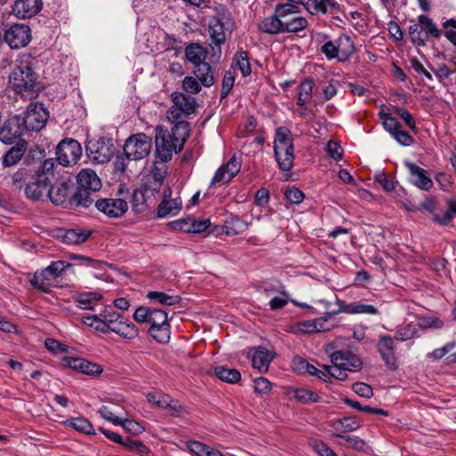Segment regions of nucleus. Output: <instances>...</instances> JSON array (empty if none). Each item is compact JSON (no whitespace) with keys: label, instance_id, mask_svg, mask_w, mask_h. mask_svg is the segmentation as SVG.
<instances>
[{"label":"nucleus","instance_id":"1","mask_svg":"<svg viewBox=\"0 0 456 456\" xmlns=\"http://www.w3.org/2000/svg\"><path fill=\"white\" fill-rule=\"evenodd\" d=\"M8 79L12 91L22 98H33L41 90L35 60L30 54H20L12 61Z\"/></svg>","mask_w":456,"mask_h":456},{"label":"nucleus","instance_id":"2","mask_svg":"<svg viewBox=\"0 0 456 456\" xmlns=\"http://www.w3.org/2000/svg\"><path fill=\"white\" fill-rule=\"evenodd\" d=\"M330 357L332 365H323V370L317 369L305 360H300V364L308 374L324 382H330L332 378L345 380L347 379V371L355 372L362 368L361 359L349 351L338 350L331 353Z\"/></svg>","mask_w":456,"mask_h":456},{"label":"nucleus","instance_id":"3","mask_svg":"<svg viewBox=\"0 0 456 456\" xmlns=\"http://www.w3.org/2000/svg\"><path fill=\"white\" fill-rule=\"evenodd\" d=\"M189 123L174 125L172 131L158 126L156 128L155 146L156 158L160 162H167L174 152L180 151L189 135Z\"/></svg>","mask_w":456,"mask_h":456},{"label":"nucleus","instance_id":"4","mask_svg":"<svg viewBox=\"0 0 456 456\" xmlns=\"http://www.w3.org/2000/svg\"><path fill=\"white\" fill-rule=\"evenodd\" d=\"M77 180V189L69 199V204L76 208H87L94 200L92 193L102 188L101 179L94 170L83 169L78 173Z\"/></svg>","mask_w":456,"mask_h":456},{"label":"nucleus","instance_id":"5","mask_svg":"<svg viewBox=\"0 0 456 456\" xmlns=\"http://www.w3.org/2000/svg\"><path fill=\"white\" fill-rule=\"evenodd\" d=\"M274 155L278 166L282 171H290L294 159V145L290 130L285 126H280L275 131Z\"/></svg>","mask_w":456,"mask_h":456},{"label":"nucleus","instance_id":"6","mask_svg":"<svg viewBox=\"0 0 456 456\" xmlns=\"http://www.w3.org/2000/svg\"><path fill=\"white\" fill-rule=\"evenodd\" d=\"M171 97L173 105L167 111V118L175 125L188 123L183 119L195 112L197 107L195 98L180 92L173 93Z\"/></svg>","mask_w":456,"mask_h":456},{"label":"nucleus","instance_id":"7","mask_svg":"<svg viewBox=\"0 0 456 456\" xmlns=\"http://www.w3.org/2000/svg\"><path fill=\"white\" fill-rule=\"evenodd\" d=\"M20 115L22 125L26 132L40 131L45 127L49 112L43 103L36 102H30L26 110Z\"/></svg>","mask_w":456,"mask_h":456},{"label":"nucleus","instance_id":"8","mask_svg":"<svg viewBox=\"0 0 456 456\" xmlns=\"http://www.w3.org/2000/svg\"><path fill=\"white\" fill-rule=\"evenodd\" d=\"M151 148V138L145 134H137L126 140L123 151L126 159L140 160L150 154Z\"/></svg>","mask_w":456,"mask_h":456},{"label":"nucleus","instance_id":"9","mask_svg":"<svg viewBox=\"0 0 456 456\" xmlns=\"http://www.w3.org/2000/svg\"><path fill=\"white\" fill-rule=\"evenodd\" d=\"M31 38V29L27 24L13 23L4 29V40L12 49L27 46Z\"/></svg>","mask_w":456,"mask_h":456},{"label":"nucleus","instance_id":"10","mask_svg":"<svg viewBox=\"0 0 456 456\" xmlns=\"http://www.w3.org/2000/svg\"><path fill=\"white\" fill-rule=\"evenodd\" d=\"M26 133L20 115L18 114L9 116L0 125V141L5 144L17 143L18 141L22 140L21 136Z\"/></svg>","mask_w":456,"mask_h":456},{"label":"nucleus","instance_id":"11","mask_svg":"<svg viewBox=\"0 0 456 456\" xmlns=\"http://www.w3.org/2000/svg\"><path fill=\"white\" fill-rule=\"evenodd\" d=\"M86 151L87 156L99 164L108 162L114 154L115 148L110 139L101 137L98 140L88 141Z\"/></svg>","mask_w":456,"mask_h":456},{"label":"nucleus","instance_id":"12","mask_svg":"<svg viewBox=\"0 0 456 456\" xmlns=\"http://www.w3.org/2000/svg\"><path fill=\"white\" fill-rule=\"evenodd\" d=\"M151 322L149 328L151 336L159 343H167L170 338V325L167 322V313L153 308Z\"/></svg>","mask_w":456,"mask_h":456},{"label":"nucleus","instance_id":"13","mask_svg":"<svg viewBox=\"0 0 456 456\" xmlns=\"http://www.w3.org/2000/svg\"><path fill=\"white\" fill-rule=\"evenodd\" d=\"M82 155L80 143L74 139L61 141L56 150L57 160L63 167H69L77 164Z\"/></svg>","mask_w":456,"mask_h":456},{"label":"nucleus","instance_id":"14","mask_svg":"<svg viewBox=\"0 0 456 456\" xmlns=\"http://www.w3.org/2000/svg\"><path fill=\"white\" fill-rule=\"evenodd\" d=\"M208 30L211 43L209 46L212 48L214 54H221V46L226 41L224 25L220 16H213L209 19Z\"/></svg>","mask_w":456,"mask_h":456},{"label":"nucleus","instance_id":"15","mask_svg":"<svg viewBox=\"0 0 456 456\" xmlns=\"http://www.w3.org/2000/svg\"><path fill=\"white\" fill-rule=\"evenodd\" d=\"M49 184L50 181H47L43 175H37L34 173L33 178L24 187V193L31 200H45Z\"/></svg>","mask_w":456,"mask_h":456},{"label":"nucleus","instance_id":"16","mask_svg":"<svg viewBox=\"0 0 456 456\" xmlns=\"http://www.w3.org/2000/svg\"><path fill=\"white\" fill-rule=\"evenodd\" d=\"M96 208L109 217L118 218L127 210V202L123 199H102L95 202Z\"/></svg>","mask_w":456,"mask_h":456},{"label":"nucleus","instance_id":"17","mask_svg":"<svg viewBox=\"0 0 456 456\" xmlns=\"http://www.w3.org/2000/svg\"><path fill=\"white\" fill-rule=\"evenodd\" d=\"M61 362L64 366L89 376H99L103 370L101 365L79 357L65 356Z\"/></svg>","mask_w":456,"mask_h":456},{"label":"nucleus","instance_id":"18","mask_svg":"<svg viewBox=\"0 0 456 456\" xmlns=\"http://www.w3.org/2000/svg\"><path fill=\"white\" fill-rule=\"evenodd\" d=\"M404 166L411 175L412 184L417 188L423 191H429L433 187V181L428 176L427 170L408 160L404 161Z\"/></svg>","mask_w":456,"mask_h":456},{"label":"nucleus","instance_id":"19","mask_svg":"<svg viewBox=\"0 0 456 456\" xmlns=\"http://www.w3.org/2000/svg\"><path fill=\"white\" fill-rule=\"evenodd\" d=\"M337 305L338 310L337 313H344L347 314H367V315H378L379 311L378 307L373 305L367 304L364 301H355L349 304L345 303L342 300H338Z\"/></svg>","mask_w":456,"mask_h":456},{"label":"nucleus","instance_id":"20","mask_svg":"<svg viewBox=\"0 0 456 456\" xmlns=\"http://www.w3.org/2000/svg\"><path fill=\"white\" fill-rule=\"evenodd\" d=\"M43 6L42 0H15L12 8V13L19 19L35 16Z\"/></svg>","mask_w":456,"mask_h":456},{"label":"nucleus","instance_id":"21","mask_svg":"<svg viewBox=\"0 0 456 456\" xmlns=\"http://www.w3.org/2000/svg\"><path fill=\"white\" fill-rule=\"evenodd\" d=\"M336 313H329L324 317L304 321L298 323V331L302 333L322 332L330 330L335 325L329 322V318Z\"/></svg>","mask_w":456,"mask_h":456},{"label":"nucleus","instance_id":"22","mask_svg":"<svg viewBox=\"0 0 456 456\" xmlns=\"http://www.w3.org/2000/svg\"><path fill=\"white\" fill-rule=\"evenodd\" d=\"M378 351L382 360L386 362L389 369L396 368V361L395 357V343L394 339L387 335L381 336L377 344Z\"/></svg>","mask_w":456,"mask_h":456},{"label":"nucleus","instance_id":"23","mask_svg":"<svg viewBox=\"0 0 456 456\" xmlns=\"http://www.w3.org/2000/svg\"><path fill=\"white\" fill-rule=\"evenodd\" d=\"M58 283L59 281H56L46 268L37 271L30 280L33 288L45 293H49L52 288L58 286Z\"/></svg>","mask_w":456,"mask_h":456},{"label":"nucleus","instance_id":"24","mask_svg":"<svg viewBox=\"0 0 456 456\" xmlns=\"http://www.w3.org/2000/svg\"><path fill=\"white\" fill-rule=\"evenodd\" d=\"M109 322H110L109 324V331H112L124 338L134 339L139 335L137 327L125 317L118 322L109 320Z\"/></svg>","mask_w":456,"mask_h":456},{"label":"nucleus","instance_id":"25","mask_svg":"<svg viewBox=\"0 0 456 456\" xmlns=\"http://www.w3.org/2000/svg\"><path fill=\"white\" fill-rule=\"evenodd\" d=\"M147 400L152 404L162 409H169L173 416H178L182 410V405L178 402H174L170 395L162 393L152 392L147 395Z\"/></svg>","mask_w":456,"mask_h":456},{"label":"nucleus","instance_id":"26","mask_svg":"<svg viewBox=\"0 0 456 456\" xmlns=\"http://www.w3.org/2000/svg\"><path fill=\"white\" fill-rule=\"evenodd\" d=\"M171 190L167 188L164 191L163 200L158 207V216L167 217L175 216L182 208V200L180 198L170 200Z\"/></svg>","mask_w":456,"mask_h":456},{"label":"nucleus","instance_id":"27","mask_svg":"<svg viewBox=\"0 0 456 456\" xmlns=\"http://www.w3.org/2000/svg\"><path fill=\"white\" fill-rule=\"evenodd\" d=\"M258 29L268 35L284 34V27H282V20H280L277 12V4L272 15L264 18L258 23Z\"/></svg>","mask_w":456,"mask_h":456},{"label":"nucleus","instance_id":"28","mask_svg":"<svg viewBox=\"0 0 456 456\" xmlns=\"http://www.w3.org/2000/svg\"><path fill=\"white\" fill-rule=\"evenodd\" d=\"M72 184L62 182L48 187L46 199H49L54 205H62L68 200Z\"/></svg>","mask_w":456,"mask_h":456},{"label":"nucleus","instance_id":"29","mask_svg":"<svg viewBox=\"0 0 456 456\" xmlns=\"http://www.w3.org/2000/svg\"><path fill=\"white\" fill-rule=\"evenodd\" d=\"M27 150V142L24 140L17 142L3 157L2 165L4 167L15 166L23 157Z\"/></svg>","mask_w":456,"mask_h":456},{"label":"nucleus","instance_id":"30","mask_svg":"<svg viewBox=\"0 0 456 456\" xmlns=\"http://www.w3.org/2000/svg\"><path fill=\"white\" fill-rule=\"evenodd\" d=\"M273 358L274 355L272 352L263 346H258L252 355V366L258 369L260 372H266Z\"/></svg>","mask_w":456,"mask_h":456},{"label":"nucleus","instance_id":"31","mask_svg":"<svg viewBox=\"0 0 456 456\" xmlns=\"http://www.w3.org/2000/svg\"><path fill=\"white\" fill-rule=\"evenodd\" d=\"M335 41L340 62L348 61L355 52V46L351 37L346 34H340Z\"/></svg>","mask_w":456,"mask_h":456},{"label":"nucleus","instance_id":"32","mask_svg":"<svg viewBox=\"0 0 456 456\" xmlns=\"http://www.w3.org/2000/svg\"><path fill=\"white\" fill-rule=\"evenodd\" d=\"M207 53V49L198 43L189 44L184 50L186 60L193 66L206 61Z\"/></svg>","mask_w":456,"mask_h":456},{"label":"nucleus","instance_id":"33","mask_svg":"<svg viewBox=\"0 0 456 456\" xmlns=\"http://www.w3.org/2000/svg\"><path fill=\"white\" fill-rule=\"evenodd\" d=\"M195 77L203 86L210 87L215 83L214 74L211 66L204 61L193 66Z\"/></svg>","mask_w":456,"mask_h":456},{"label":"nucleus","instance_id":"34","mask_svg":"<svg viewBox=\"0 0 456 456\" xmlns=\"http://www.w3.org/2000/svg\"><path fill=\"white\" fill-rule=\"evenodd\" d=\"M277 12L280 20H282V27H286L297 16L299 7L292 3L278 4Z\"/></svg>","mask_w":456,"mask_h":456},{"label":"nucleus","instance_id":"35","mask_svg":"<svg viewBox=\"0 0 456 456\" xmlns=\"http://www.w3.org/2000/svg\"><path fill=\"white\" fill-rule=\"evenodd\" d=\"M34 170L28 167H22L18 169L12 176V185L14 190L23 191L24 187L33 178Z\"/></svg>","mask_w":456,"mask_h":456},{"label":"nucleus","instance_id":"36","mask_svg":"<svg viewBox=\"0 0 456 456\" xmlns=\"http://www.w3.org/2000/svg\"><path fill=\"white\" fill-rule=\"evenodd\" d=\"M66 427L86 435H94L95 431L92 423L85 417H75L64 421Z\"/></svg>","mask_w":456,"mask_h":456},{"label":"nucleus","instance_id":"37","mask_svg":"<svg viewBox=\"0 0 456 456\" xmlns=\"http://www.w3.org/2000/svg\"><path fill=\"white\" fill-rule=\"evenodd\" d=\"M146 297L151 302H155L165 306L175 305L181 302V297L179 296L168 295L162 291H149Z\"/></svg>","mask_w":456,"mask_h":456},{"label":"nucleus","instance_id":"38","mask_svg":"<svg viewBox=\"0 0 456 456\" xmlns=\"http://www.w3.org/2000/svg\"><path fill=\"white\" fill-rule=\"evenodd\" d=\"M102 296L95 292H85L77 295L74 297L75 303L81 309L92 310Z\"/></svg>","mask_w":456,"mask_h":456},{"label":"nucleus","instance_id":"39","mask_svg":"<svg viewBox=\"0 0 456 456\" xmlns=\"http://www.w3.org/2000/svg\"><path fill=\"white\" fill-rule=\"evenodd\" d=\"M214 373L219 379L230 384H235L241 379L240 372L238 370L222 365L215 367Z\"/></svg>","mask_w":456,"mask_h":456},{"label":"nucleus","instance_id":"40","mask_svg":"<svg viewBox=\"0 0 456 456\" xmlns=\"http://www.w3.org/2000/svg\"><path fill=\"white\" fill-rule=\"evenodd\" d=\"M314 81L312 78H305L297 88V104L300 107L305 106L312 98Z\"/></svg>","mask_w":456,"mask_h":456},{"label":"nucleus","instance_id":"41","mask_svg":"<svg viewBox=\"0 0 456 456\" xmlns=\"http://www.w3.org/2000/svg\"><path fill=\"white\" fill-rule=\"evenodd\" d=\"M409 34L411 42L416 45L423 46L428 41L427 32L423 30L419 22L409 26Z\"/></svg>","mask_w":456,"mask_h":456},{"label":"nucleus","instance_id":"42","mask_svg":"<svg viewBox=\"0 0 456 456\" xmlns=\"http://www.w3.org/2000/svg\"><path fill=\"white\" fill-rule=\"evenodd\" d=\"M361 426L358 419L355 417H345L335 420L333 428L342 432H351L356 430Z\"/></svg>","mask_w":456,"mask_h":456},{"label":"nucleus","instance_id":"43","mask_svg":"<svg viewBox=\"0 0 456 456\" xmlns=\"http://www.w3.org/2000/svg\"><path fill=\"white\" fill-rule=\"evenodd\" d=\"M233 66H236L239 69L243 77H247L251 74V66L247 52L236 53L232 61V67Z\"/></svg>","mask_w":456,"mask_h":456},{"label":"nucleus","instance_id":"44","mask_svg":"<svg viewBox=\"0 0 456 456\" xmlns=\"http://www.w3.org/2000/svg\"><path fill=\"white\" fill-rule=\"evenodd\" d=\"M418 332L419 330L416 327V325L408 323L396 330L395 339L398 341H407L416 337H419Z\"/></svg>","mask_w":456,"mask_h":456},{"label":"nucleus","instance_id":"45","mask_svg":"<svg viewBox=\"0 0 456 456\" xmlns=\"http://www.w3.org/2000/svg\"><path fill=\"white\" fill-rule=\"evenodd\" d=\"M90 235V232L70 229L65 232L64 240L69 244H80L85 242Z\"/></svg>","mask_w":456,"mask_h":456},{"label":"nucleus","instance_id":"46","mask_svg":"<svg viewBox=\"0 0 456 456\" xmlns=\"http://www.w3.org/2000/svg\"><path fill=\"white\" fill-rule=\"evenodd\" d=\"M419 24L421 25V28L425 32H427L428 38L429 37H434L436 38H439L441 36L440 30L437 28L436 25L432 21L430 18L426 15H419L418 17Z\"/></svg>","mask_w":456,"mask_h":456},{"label":"nucleus","instance_id":"47","mask_svg":"<svg viewBox=\"0 0 456 456\" xmlns=\"http://www.w3.org/2000/svg\"><path fill=\"white\" fill-rule=\"evenodd\" d=\"M132 208L136 213L144 212L148 206L146 203L145 191L142 190H134L132 196Z\"/></svg>","mask_w":456,"mask_h":456},{"label":"nucleus","instance_id":"48","mask_svg":"<svg viewBox=\"0 0 456 456\" xmlns=\"http://www.w3.org/2000/svg\"><path fill=\"white\" fill-rule=\"evenodd\" d=\"M245 223L239 217H232L230 221H226L224 230L226 235L233 236L240 234L245 228Z\"/></svg>","mask_w":456,"mask_h":456},{"label":"nucleus","instance_id":"49","mask_svg":"<svg viewBox=\"0 0 456 456\" xmlns=\"http://www.w3.org/2000/svg\"><path fill=\"white\" fill-rule=\"evenodd\" d=\"M294 397L302 403L319 402L320 396L314 391L306 388H297L294 391Z\"/></svg>","mask_w":456,"mask_h":456},{"label":"nucleus","instance_id":"50","mask_svg":"<svg viewBox=\"0 0 456 456\" xmlns=\"http://www.w3.org/2000/svg\"><path fill=\"white\" fill-rule=\"evenodd\" d=\"M83 322L102 333L109 332V324L105 323L102 317L88 315L83 318Z\"/></svg>","mask_w":456,"mask_h":456},{"label":"nucleus","instance_id":"51","mask_svg":"<svg viewBox=\"0 0 456 456\" xmlns=\"http://www.w3.org/2000/svg\"><path fill=\"white\" fill-rule=\"evenodd\" d=\"M384 128L392 135L401 126L398 120L383 110L379 114Z\"/></svg>","mask_w":456,"mask_h":456},{"label":"nucleus","instance_id":"52","mask_svg":"<svg viewBox=\"0 0 456 456\" xmlns=\"http://www.w3.org/2000/svg\"><path fill=\"white\" fill-rule=\"evenodd\" d=\"M187 449L197 456H210V453L214 451L205 444L191 440L186 443Z\"/></svg>","mask_w":456,"mask_h":456},{"label":"nucleus","instance_id":"53","mask_svg":"<svg viewBox=\"0 0 456 456\" xmlns=\"http://www.w3.org/2000/svg\"><path fill=\"white\" fill-rule=\"evenodd\" d=\"M291 22L289 24H287L286 27H284V34L285 33H297L308 26V20L303 17L297 15L296 18H294L293 20H290Z\"/></svg>","mask_w":456,"mask_h":456},{"label":"nucleus","instance_id":"54","mask_svg":"<svg viewBox=\"0 0 456 456\" xmlns=\"http://www.w3.org/2000/svg\"><path fill=\"white\" fill-rule=\"evenodd\" d=\"M153 308L139 306L134 313V319L139 323H148L151 325Z\"/></svg>","mask_w":456,"mask_h":456},{"label":"nucleus","instance_id":"55","mask_svg":"<svg viewBox=\"0 0 456 456\" xmlns=\"http://www.w3.org/2000/svg\"><path fill=\"white\" fill-rule=\"evenodd\" d=\"M321 52L328 60L337 59L338 61H340V57L335 40H329L325 42L321 47Z\"/></svg>","mask_w":456,"mask_h":456},{"label":"nucleus","instance_id":"56","mask_svg":"<svg viewBox=\"0 0 456 456\" xmlns=\"http://www.w3.org/2000/svg\"><path fill=\"white\" fill-rule=\"evenodd\" d=\"M55 168V162L53 159H47L40 164L37 169H33L37 175H43L47 181H50V175H53Z\"/></svg>","mask_w":456,"mask_h":456},{"label":"nucleus","instance_id":"57","mask_svg":"<svg viewBox=\"0 0 456 456\" xmlns=\"http://www.w3.org/2000/svg\"><path fill=\"white\" fill-rule=\"evenodd\" d=\"M234 71L229 69L225 71L223 83H222V90H221V98L224 99L231 92L234 85Z\"/></svg>","mask_w":456,"mask_h":456},{"label":"nucleus","instance_id":"58","mask_svg":"<svg viewBox=\"0 0 456 456\" xmlns=\"http://www.w3.org/2000/svg\"><path fill=\"white\" fill-rule=\"evenodd\" d=\"M70 266L71 265L69 262L58 260L52 262V264L45 268L51 273L56 281H59V278L61 276L63 272Z\"/></svg>","mask_w":456,"mask_h":456},{"label":"nucleus","instance_id":"59","mask_svg":"<svg viewBox=\"0 0 456 456\" xmlns=\"http://www.w3.org/2000/svg\"><path fill=\"white\" fill-rule=\"evenodd\" d=\"M334 436L344 439L347 443V447H349L351 449H354L357 451H363L366 446L365 442L362 439H361L359 436H344V435H339V434H336Z\"/></svg>","mask_w":456,"mask_h":456},{"label":"nucleus","instance_id":"60","mask_svg":"<svg viewBox=\"0 0 456 456\" xmlns=\"http://www.w3.org/2000/svg\"><path fill=\"white\" fill-rule=\"evenodd\" d=\"M201 86V83L193 77H185L183 80V89L188 94H198Z\"/></svg>","mask_w":456,"mask_h":456},{"label":"nucleus","instance_id":"61","mask_svg":"<svg viewBox=\"0 0 456 456\" xmlns=\"http://www.w3.org/2000/svg\"><path fill=\"white\" fill-rule=\"evenodd\" d=\"M395 113L397 114L405 123V125L411 129L416 131V122L411 114L404 108L395 107Z\"/></svg>","mask_w":456,"mask_h":456},{"label":"nucleus","instance_id":"62","mask_svg":"<svg viewBox=\"0 0 456 456\" xmlns=\"http://www.w3.org/2000/svg\"><path fill=\"white\" fill-rule=\"evenodd\" d=\"M284 195L285 199L291 204H299L305 198L304 193L296 187L288 188Z\"/></svg>","mask_w":456,"mask_h":456},{"label":"nucleus","instance_id":"63","mask_svg":"<svg viewBox=\"0 0 456 456\" xmlns=\"http://www.w3.org/2000/svg\"><path fill=\"white\" fill-rule=\"evenodd\" d=\"M227 173V179L232 180L240 169V162L233 156L229 161L222 166Z\"/></svg>","mask_w":456,"mask_h":456},{"label":"nucleus","instance_id":"64","mask_svg":"<svg viewBox=\"0 0 456 456\" xmlns=\"http://www.w3.org/2000/svg\"><path fill=\"white\" fill-rule=\"evenodd\" d=\"M311 446L320 456H338L336 452L322 441L311 442Z\"/></svg>","mask_w":456,"mask_h":456}]
</instances>
